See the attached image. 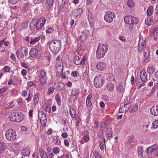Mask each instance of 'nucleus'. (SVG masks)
<instances>
[{"mask_svg": "<svg viewBox=\"0 0 158 158\" xmlns=\"http://www.w3.org/2000/svg\"><path fill=\"white\" fill-rule=\"evenodd\" d=\"M108 49L107 45L106 44H99L96 52V56L97 58L100 59L104 56Z\"/></svg>", "mask_w": 158, "mask_h": 158, "instance_id": "nucleus-1", "label": "nucleus"}, {"mask_svg": "<svg viewBox=\"0 0 158 158\" xmlns=\"http://www.w3.org/2000/svg\"><path fill=\"white\" fill-rule=\"evenodd\" d=\"M46 22V19L44 17L40 18V19H33L30 23V27H35L37 30L40 29L43 27Z\"/></svg>", "mask_w": 158, "mask_h": 158, "instance_id": "nucleus-2", "label": "nucleus"}, {"mask_svg": "<svg viewBox=\"0 0 158 158\" xmlns=\"http://www.w3.org/2000/svg\"><path fill=\"white\" fill-rule=\"evenodd\" d=\"M24 118V115L21 112H19L11 114L10 119L12 122L19 123L23 120Z\"/></svg>", "mask_w": 158, "mask_h": 158, "instance_id": "nucleus-3", "label": "nucleus"}, {"mask_svg": "<svg viewBox=\"0 0 158 158\" xmlns=\"http://www.w3.org/2000/svg\"><path fill=\"white\" fill-rule=\"evenodd\" d=\"M49 43V48L51 51L55 53L59 52L60 44V40H52L51 42H48Z\"/></svg>", "mask_w": 158, "mask_h": 158, "instance_id": "nucleus-4", "label": "nucleus"}, {"mask_svg": "<svg viewBox=\"0 0 158 158\" xmlns=\"http://www.w3.org/2000/svg\"><path fill=\"white\" fill-rule=\"evenodd\" d=\"M124 21L127 24L130 25L136 24L139 22V20L137 18L129 15L125 17Z\"/></svg>", "mask_w": 158, "mask_h": 158, "instance_id": "nucleus-5", "label": "nucleus"}, {"mask_svg": "<svg viewBox=\"0 0 158 158\" xmlns=\"http://www.w3.org/2000/svg\"><path fill=\"white\" fill-rule=\"evenodd\" d=\"M5 136L8 140L10 141H14L16 138V133L14 130L9 129L6 131Z\"/></svg>", "mask_w": 158, "mask_h": 158, "instance_id": "nucleus-6", "label": "nucleus"}, {"mask_svg": "<svg viewBox=\"0 0 158 158\" xmlns=\"http://www.w3.org/2000/svg\"><path fill=\"white\" fill-rule=\"evenodd\" d=\"M104 81L101 75L96 76L94 80V85L96 88H100L104 84Z\"/></svg>", "mask_w": 158, "mask_h": 158, "instance_id": "nucleus-7", "label": "nucleus"}, {"mask_svg": "<svg viewBox=\"0 0 158 158\" xmlns=\"http://www.w3.org/2000/svg\"><path fill=\"white\" fill-rule=\"evenodd\" d=\"M115 15L110 11H107L104 16V19L107 23H110L113 21V19L115 17Z\"/></svg>", "mask_w": 158, "mask_h": 158, "instance_id": "nucleus-8", "label": "nucleus"}, {"mask_svg": "<svg viewBox=\"0 0 158 158\" xmlns=\"http://www.w3.org/2000/svg\"><path fill=\"white\" fill-rule=\"evenodd\" d=\"M138 45L139 52H142L143 50H144L145 52H148V53H149V48L147 47L144 49V48L145 47V40H139Z\"/></svg>", "mask_w": 158, "mask_h": 158, "instance_id": "nucleus-9", "label": "nucleus"}, {"mask_svg": "<svg viewBox=\"0 0 158 158\" xmlns=\"http://www.w3.org/2000/svg\"><path fill=\"white\" fill-rule=\"evenodd\" d=\"M40 81L42 85H44L47 82L46 73L44 70H41L39 76Z\"/></svg>", "mask_w": 158, "mask_h": 158, "instance_id": "nucleus-10", "label": "nucleus"}, {"mask_svg": "<svg viewBox=\"0 0 158 158\" xmlns=\"http://www.w3.org/2000/svg\"><path fill=\"white\" fill-rule=\"evenodd\" d=\"M157 148V145L156 144H154L148 148L146 151V153L147 155H150L152 154L153 152L156 151Z\"/></svg>", "mask_w": 158, "mask_h": 158, "instance_id": "nucleus-11", "label": "nucleus"}, {"mask_svg": "<svg viewBox=\"0 0 158 158\" xmlns=\"http://www.w3.org/2000/svg\"><path fill=\"white\" fill-rule=\"evenodd\" d=\"M140 77L143 82L145 83L148 80L147 73L144 70H142L140 72Z\"/></svg>", "mask_w": 158, "mask_h": 158, "instance_id": "nucleus-12", "label": "nucleus"}, {"mask_svg": "<svg viewBox=\"0 0 158 158\" xmlns=\"http://www.w3.org/2000/svg\"><path fill=\"white\" fill-rule=\"evenodd\" d=\"M82 12V9L81 8H78L73 10L72 12V14L74 17H77L80 15Z\"/></svg>", "mask_w": 158, "mask_h": 158, "instance_id": "nucleus-13", "label": "nucleus"}, {"mask_svg": "<svg viewBox=\"0 0 158 158\" xmlns=\"http://www.w3.org/2000/svg\"><path fill=\"white\" fill-rule=\"evenodd\" d=\"M40 53V52L35 48L31 49L29 52L30 56L34 57H36Z\"/></svg>", "mask_w": 158, "mask_h": 158, "instance_id": "nucleus-14", "label": "nucleus"}, {"mask_svg": "<svg viewBox=\"0 0 158 158\" xmlns=\"http://www.w3.org/2000/svg\"><path fill=\"white\" fill-rule=\"evenodd\" d=\"M97 68L99 71H102L104 70L106 68V65L105 63L102 62H100L97 64L96 65Z\"/></svg>", "mask_w": 158, "mask_h": 158, "instance_id": "nucleus-15", "label": "nucleus"}, {"mask_svg": "<svg viewBox=\"0 0 158 158\" xmlns=\"http://www.w3.org/2000/svg\"><path fill=\"white\" fill-rule=\"evenodd\" d=\"M152 39L157 40L158 39V27H155L152 33Z\"/></svg>", "mask_w": 158, "mask_h": 158, "instance_id": "nucleus-16", "label": "nucleus"}, {"mask_svg": "<svg viewBox=\"0 0 158 158\" xmlns=\"http://www.w3.org/2000/svg\"><path fill=\"white\" fill-rule=\"evenodd\" d=\"M151 114L154 116L158 115V105L156 106H153L150 109Z\"/></svg>", "mask_w": 158, "mask_h": 158, "instance_id": "nucleus-17", "label": "nucleus"}, {"mask_svg": "<svg viewBox=\"0 0 158 158\" xmlns=\"http://www.w3.org/2000/svg\"><path fill=\"white\" fill-rule=\"evenodd\" d=\"M38 116L40 119V121H43L44 122V120H46V114L42 111H39L38 112Z\"/></svg>", "mask_w": 158, "mask_h": 158, "instance_id": "nucleus-18", "label": "nucleus"}, {"mask_svg": "<svg viewBox=\"0 0 158 158\" xmlns=\"http://www.w3.org/2000/svg\"><path fill=\"white\" fill-rule=\"evenodd\" d=\"M28 51L27 48H22V52H20V55L21 58H23L25 56H26L28 54Z\"/></svg>", "mask_w": 158, "mask_h": 158, "instance_id": "nucleus-19", "label": "nucleus"}, {"mask_svg": "<svg viewBox=\"0 0 158 158\" xmlns=\"http://www.w3.org/2000/svg\"><path fill=\"white\" fill-rule=\"evenodd\" d=\"M74 61L76 65L82 64L81 61V58L78 56H75L74 59Z\"/></svg>", "mask_w": 158, "mask_h": 158, "instance_id": "nucleus-20", "label": "nucleus"}, {"mask_svg": "<svg viewBox=\"0 0 158 158\" xmlns=\"http://www.w3.org/2000/svg\"><path fill=\"white\" fill-rule=\"evenodd\" d=\"M43 108L47 112H51V106L50 104L48 103H46L43 106Z\"/></svg>", "mask_w": 158, "mask_h": 158, "instance_id": "nucleus-21", "label": "nucleus"}, {"mask_svg": "<svg viewBox=\"0 0 158 158\" xmlns=\"http://www.w3.org/2000/svg\"><path fill=\"white\" fill-rule=\"evenodd\" d=\"M92 97V95L91 94L89 95L87 98L86 100V105L88 106H90L92 105V103L91 101V99Z\"/></svg>", "mask_w": 158, "mask_h": 158, "instance_id": "nucleus-22", "label": "nucleus"}, {"mask_svg": "<svg viewBox=\"0 0 158 158\" xmlns=\"http://www.w3.org/2000/svg\"><path fill=\"white\" fill-rule=\"evenodd\" d=\"M6 144L4 143H0V153H2L5 150Z\"/></svg>", "mask_w": 158, "mask_h": 158, "instance_id": "nucleus-23", "label": "nucleus"}, {"mask_svg": "<svg viewBox=\"0 0 158 158\" xmlns=\"http://www.w3.org/2000/svg\"><path fill=\"white\" fill-rule=\"evenodd\" d=\"M154 11L153 7L152 6H150L148 9L147 11V14L148 15L150 16L152 15Z\"/></svg>", "mask_w": 158, "mask_h": 158, "instance_id": "nucleus-24", "label": "nucleus"}, {"mask_svg": "<svg viewBox=\"0 0 158 158\" xmlns=\"http://www.w3.org/2000/svg\"><path fill=\"white\" fill-rule=\"evenodd\" d=\"M127 6L129 8L133 7L135 6V3L133 0H128L127 3Z\"/></svg>", "mask_w": 158, "mask_h": 158, "instance_id": "nucleus-25", "label": "nucleus"}, {"mask_svg": "<svg viewBox=\"0 0 158 158\" xmlns=\"http://www.w3.org/2000/svg\"><path fill=\"white\" fill-rule=\"evenodd\" d=\"M29 150L27 148H24L22 151V153L24 156H28L30 154Z\"/></svg>", "mask_w": 158, "mask_h": 158, "instance_id": "nucleus-26", "label": "nucleus"}, {"mask_svg": "<svg viewBox=\"0 0 158 158\" xmlns=\"http://www.w3.org/2000/svg\"><path fill=\"white\" fill-rule=\"evenodd\" d=\"M39 156H40L41 158H48L46 152L43 151H41L39 152L37 158H38Z\"/></svg>", "mask_w": 158, "mask_h": 158, "instance_id": "nucleus-27", "label": "nucleus"}, {"mask_svg": "<svg viewBox=\"0 0 158 158\" xmlns=\"http://www.w3.org/2000/svg\"><path fill=\"white\" fill-rule=\"evenodd\" d=\"M82 77V81L83 82L87 83L88 82V75L87 73H84L83 74Z\"/></svg>", "mask_w": 158, "mask_h": 158, "instance_id": "nucleus-28", "label": "nucleus"}, {"mask_svg": "<svg viewBox=\"0 0 158 158\" xmlns=\"http://www.w3.org/2000/svg\"><path fill=\"white\" fill-rule=\"evenodd\" d=\"M39 100V95L38 94H36L34 97L33 102L35 105L37 104Z\"/></svg>", "mask_w": 158, "mask_h": 158, "instance_id": "nucleus-29", "label": "nucleus"}, {"mask_svg": "<svg viewBox=\"0 0 158 158\" xmlns=\"http://www.w3.org/2000/svg\"><path fill=\"white\" fill-rule=\"evenodd\" d=\"M71 115L72 118H74L76 116V112L73 108H70L69 110Z\"/></svg>", "mask_w": 158, "mask_h": 158, "instance_id": "nucleus-30", "label": "nucleus"}, {"mask_svg": "<svg viewBox=\"0 0 158 158\" xmlns=\"http://www.w3.org/2000/svg\"><path fill=\"white\" fill-rule=\"evenodd\" d=\"M55 99L57 104L59 106H60L61 105V102L60 100V97L59 94H57L56 95Z\"/></svg>", "mask_w": 158, "mask_h": 158, "instance_id": "nucleus-31", "label": "nucleus"}, {"mask_svg": "<svg viewBox=\"0 0 158 158\" xmlns=\"http://www.w3.org/2000/svg\"><path fill=\"white\" fill-rule=\"evenodd\" d=\"M123 106L125 107L124 109L125 110L124 111H126L131 107V103L127 104L125 103L124 105Z\"/></svg>", "mask_w": 158, "mask_h": 158, "instance_id": "nucleus-32", "label": "nucleus"}, {"mask_svg": "<svg viewBox=\"0 0 158 158\" xmlns=\"http://www.w3.org/2000/svg\"><path fill=\"white\" fill-rule=\"evenodd\" d=\"M113 132L111 128H109L106 131V134L109 137H111L112 135Z\"/></svg>", "mask_w": 158, "mask_h": 158, "instance_id": "nucleus-33", "label": "nucleus"}, {"mask_svg": "<svg viewBox=\"0 0 158 158\" xmlns=\"http://www.w3.org/2000/svg\"><path fill=\"white\" fill-rule=\"evenodd\" d=\"M147 71L150 74H152L155 72V69L152 67H149L148 68Z\"/></svg>", "mask_w": 158, "mask_h": 158, "instance_id": "nucleus-34", "label": "nucleus"}, {"mask_svg": "<svg viewBox=\"0 0 158 158\" xmlns=\"http://www.w3.org/2000/svg\"><path fill=\"white\" fill-rule=\"evenodd\" d=\"M117 89L119 93L122 92L123 90V87L122 84L119 83Z\"/></svg>", "mask_w": 158, "mask_h": 158, "instance_id": "nucleus-35", "label": "nucleus"}, {"mask_svg": "<svg viewBox=\"0 0 158 158\" xmlns=\"http://www.w3.org/2000/svg\"><path fill=\"white\" fill-rule=\"evenodd\" d=\"M137 151L138 155L141 156L143 155V148L142 147H139L138 148Z\"/></svg>", "mask_w": 158, "mask_h": 158, "instance_id": "nucleus-36", "label": "nucleus"}, {"mask_svg": "<svg viewBox=\"0 0 158 158\" xmlns=\"http://www.w3.org/2000/svg\"><path fill=\"white\" fill-rule=\"evenodd\" d=\"M38 40H31L30 42V43L33 46H36L38 45Z\"/></svg>", "mask_w": 158, "mask_h": 158, "instance_id": "nucleus-37", "label": "nucleus"}, {"mask_svg": "<svg viewBox=\"0 0 158 158\" xmlns=\"http://www.w3.org/2000/svg\"><path fill=\"white\" fill-rule=\"evenodd\" d=\"M107 88L110 91H112L114 89V85L112 83H109L107 86Z\"/></svg>", "mask_w": 158, "mask_h": 158, "instance_id": "nucleus-38", "label": "nucleus"}, {"mask_svg": "<svg viewBox=\"0 0 158 158\" xmlns=\"http://www.w3.org/2000/svg\"><path fill=\"white\" fill-rule=\"evenodd\" d=\"M88 19L90 24L92 23L93 21V15L92 14H89L88 15Z\"/></svg>", "mask_w": 158, "mask_h": 158, "instance_id": "nucleus-39", "label": "nucleus"}, {"mask_svg": "<svg viewBox=\"0 0 158 158\" xmlns=\"http://www.w3.org/2000/svg\"><path fill=\"white\" fill-rule=\"evenodd\" d=\"M152 125L155 129H156L158 127V118L157 120L154 121L152 123Z\"/></svg>", "mask_w": 158, "mask_h": 158, "instance_id": "nucleus-40", "label": "nucleus"}, {"mask_svg": "<svg viewBox=\"0 0 158 158\" xmlns=\"http://www.w3.org/2000/svg\"><path fill=\"white\" fill-rule=\"evenodd\" d=\"M94 153L95 154V158H102V156L97 151L95 150Z\"/></svg>", "mask_w": 158, "mask_h": 158, "instance_id": "nucleus-41", "label": "nucleus"}, {"mask_svg": "<svg viewBox=\"0 0 158 158\" xmlns=\"http://www.w3.org/2000/svg\"><path fill=\"white\" fill-rule=\"evenodd\" d=\"M54 88L53 87H50L48 89V94H50L52 93L54 91Z\"/></svg>", "mask_w": 158, "mask_h": 158, "instance_id": "nucleus-42", "label": "nucleus"}, {"mask_svg": "<svg viewBox=\"0 0 158 158\" xmlns=\"http://www.w3.org/2000/svg\"><path fill=\"white\" fill-rule=\"evenodd\" d=\"M60 151V149L58 148H55L53 149V152L55 154H56L58 153Z\"/></svg>", "mask_w": 158, "mask_h": 158, "instance_id": "nucleus-43", "label": "nucleus"}, {"mask_svg": "<svg viewBox=\"0 0 158 158\" xmlns=\"http://www.w3.org/2000/svg\"><path fill=\"white\" fill-rule=\"evenodd\" d=\"M134 137L133 135L129 136L128 137V143H131L133 140V139Z\"/></svg>", "mask_w": 158, "mask_h": 158, "instance_id": "nucleus-44", "label": "nucleus"}, {"mask_svg": "<svg viewBox=\"0 0 158 158\" xmlns=\"http://www.w3.org/2000/svg\"><path fill=\"white\" fill-rule=\"evenodd\" d=\"M104 125H105V128L107 127L109 124L110 123V121L109 120L104 121Z\"/></svg>", "mask_w": 158, "mask_h": 158, "instance_id": "nucleus-45", "label": "nucleus"}, {"mask_svg": "<svg viewBox=\"0 0 158 158\" xmlns=\"http://www.w3.org/2000/svg\"><path fill=\"white\" fill-rule=\"evenodd\" d=\"M78 94V92L77 91L75 90H73L71 93V94L72 96H76Z\"/></svg>", "mask_w": 158, "mask_h": 158, "instance_id": "nucleus-46", "label": "nucleus"}, {"mask_svg": "<svg viewBox=\"0 0 158 158\" xmlns=\"http://www.w3.org/2000/svg\"><path fill=\"white\" fill-rule=\"evenodd\" d=\"M10 69V68L8 66H6L4 68V71L6 72H9Z\"/></svg>", "mask_w": 158, "mask_h": 158, "instance_id": "nucleus-47", "label": "nucleus"}, {"mask_svg": "<svg viewBox=\"0 0 158 158\" xmlns=\"http://www.w3.org/2000/svg\"><path fill=\"white\" fill-rule=\"evenodd\" d=\"M7 90V88L3 87L0 89V94L3 93Z\"/></svg>", "mask_w": 158, "mask_h": 158, "instance_id": "nucleus-48", "label": "nucleus"}, {"mask_svg": "<svg viewBox=\"0 0 158 158\" xmlns=\"http://www.w3.org/2000/svg\"><path fill=\"white\" fill-rule=\"evenodd\" d=\"M53 31V28L52 27H50L48 29L46 30L47 33H52Z\"/></svg>", "mask_w": 158, "mask_h": 158, "instance_id": "nucleus-49", "label": "nucleus"}, {"mask_svg": "<svg viewBox=\"0 0 158 158\" xmlns=\"http://www.w3.org/2000/svg\"><path fill=\"white\" fill-rule=\"evenodd\" d=\"M18 0H9V3L12 4L14 5L16 4Z\"/></svg>", "mask_w": 158, "mask_h": 158, "instance_id": "nucleus-50", "label": "nucleus"}, {"mask_svg": "<svg viewBox=\"0 0 158 158\" xmlns=\"http://www.w3.org/2000/svg\"><path fill=\"white\" fill-rule=\"evenodd\" d=\"M124 108L125 107L123 106H122L119 109V111L120 113H123L124 112L125 113L126 112V111H124V110H125Z\"/></svg>", "mask_w": 158, "mask_h": 158, "instance_id": "nucleus-51", "label": "nucleus"}, {"mask_svg": "<svg viewBox=\"0 0 158 158\" xmlns=\"http://www.w3.org/2000/svg\"><path fill=\"white\" fill-rule=\"evenodd\" d=\"M86 59V56L85 55H84L82 57V59H81V61L82 62V65H84L85 64Z\"/></svg>", "mask_w": 158, "mask_h": 158, "instance_id": "nucleus-52", "label": "nucleus"}, {"mask_svg": "<svg viewBox=\"0 0 158 158\" xmlns=\"http://www.w3.org/2000/svg\"><path fill=\"white\" fill-rule=\"evenodd\" d=\"M47 2L48 6H51L52 5V0H47Z\"/></svg>", "mask_w": 158, "mask_h": 158, "instance_id": "nucleus-53", "label": "nucleus"}, {"mask_svg": "<svg viewBox=\"0 0 158 158\" xmlns=\"http://www.w3.org/2000/svg\"><path fill=\"white\" fill-rule=\"evenodd\" d=\"M149 53H148V52H145V53L144 55V57L145 60H146L148 58L149 56Z\"/></svg>", "mask_w": 158, "mask_h": 158, "instance_id": "nucleus-54", "label": "nucleus"}, {"mask_svg": "<svg viewBox=\"0 0 158 158\" xmlns=\"http://www.w3.org/2000/svg\"><path fill=\"white\" fill-rule=\"evenodd\" d=\"M27 72V71L25 69H23L21 71V73L23 76H24L26 75Z\"/></svg>", "mask_w": 158, "mask_h": 158, "instance_id": "nucleus-55", "label": "nucleus"}, {"mask_svg": "<svg viewBox=\"0 0 158 158\" xmlns=\"http://www.w3.org/2000/svg\"><path fill=\"white\" fill-rule=\"evenodd\" d=\"M22 95H23V96L25 97L27 95V91H26V90H23L22 91Z\"/></svg>", "mask_w": 158, "mask_h": 158, "instance_id": "nucleus-56", "label": "nucleus"}, {"mask_svg": "<svg viewBox=\"0 0 158 158\" xmlns=\"http://www.w3.org/2000/svg\"><path fill=\"white\" fill-rule=\"evenodd\" d=\"M64 143L65 146H67V147L69 146V142L67 140L65 139L64 141Z\"/></svg>", "mask_w": 158, "mask_h": 158, "instance_id": "nucleus-57", "label": "nucleus"}, {"mask_svg": "<svg viewBox=\"0 0 158 158\" xmlns=\"http://www.w3.org/2000/svg\"><path fill=\"white\" fill-rule=\"evenodd\" d=\"M54 143L55 144H58V145H60V141L58 139H56V140H54Z\"/></svg>", "mask_w": 158, "mask_h": 158, "instance_id": "nucleus-58", "label": "nucleus"}, {"mask_svg": "<svg viewBox=\"0 0 158 158\" xmlns=\"http://www.w3.org/2000/svg\"><path fill=\"white\" fill-rule=\"evenodd\" d=\"M61 136L62 137L64 138H67L68 135L67 133L64 132V133H62L61 134Z\"/></svg>", "mask_w": 158, "mask_h": 158, "instance_id": "nucleus-59", "label": "nucleus"}, {"mask_svg": "<svg viewBox=\"0 0 158 158\" xmlns=\"http://www.w3.org/2000/svg\"><path fill=\"white\" fill-rule=\"evenodd\" d=\"M99 146L100 147V149L102 150H103L104 149V147L103 143L102 142L100 144Z\"/></svg>", "mask_w": 158, "mask_h": 158, "instance_id": "nucleus-60", "label": "nucleus"}, {"mask_svg": "<svg viewBox=\"0 0 158 158\" xmlns=\"http://www.w3.org/2000/svg\"><path fill=\"white\" fill-rule=\"evenodd\" d=\"M137 109H137V108H136L134 106L132 109H131L130 110V111L131 112H134L135 111H136L137 110Z\"/></svg>", "mask_w": 158, "mask_h": 158, "instance_id": "nucleus-61", "label": "nucleus"}, {"mask_svg": "<svg viewBox=\"0 0 158 158\" xmlns=\"http://www.w3.org/2000/svg\"><path fill=\"white\" fill-rule=\"evenodd\" d=\"M28 85L29 86H32L33 85H35V84H34L32 81H30L29 82L28 84Z\"/></svg>", "mask_w": 158, "mask_h": 158, "instance_id": "nucleus-62", "label": "nucleus"}, {"mask_svg": "<svg viewBox=\"0 0 158 158\" xmlns=\"http://www.w3.org/2000/svg\"><path fill=\"white\" fill-rule=\"evenodd\" d=\"M102 130H100L99 132L98 133V136L101 137L102 136Z\"/></svg>", "mask_w": 158, "mask_h": 158, "instance_id": "nucleus-63", "label": "nucleus"}, {"mask_svg": "<svg viewBox=\"0 0 158 158\" xmlns=\"http://www.w3.org/2000/svg\"><path fill=\"white\" fill-rule=\"evenodd\" d=\"M154 77L155 78H156L158 80V71L154 75Z\"/></svg>", "mask_w": 158, "mask_h": 158, "instance_id": "nucleus-64", "label": "nucleus"}]
</instances>
